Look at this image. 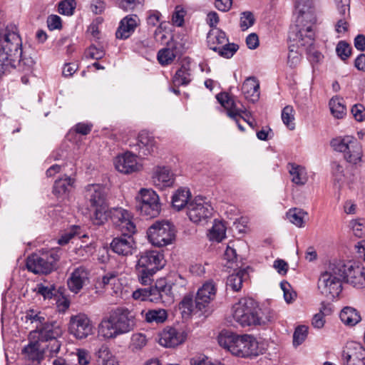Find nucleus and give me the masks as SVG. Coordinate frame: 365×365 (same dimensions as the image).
Instances as JSON below:
<instances>
[{
  "mask_svg": "<svg viewBox=\"0 0 365 365\" xmlns=\"http://www.w3.org/2000/svg\"><path fill=\"white\" fill-rule=\"evenodd\" d=\"M344 365H365V349L359 343H348L342 351Z\"/></svg>",
  "mask_w": 365,
  "mask_h": 365,
  "instance_id": "f3484780",
  "label": "nucleus"
},
{
  "mask_svg": "<svg viewBox=\"0 0 365 365\" xmlns=\"http://www.w3.org/2000/svg\"><path fill=\"white\" fill-rule=\"evenodd\" d=\"M216 98L218 102L227 110L228 116L236 121L238 128L241 131H244L245 128L239 123V119L243 118L241 115L242 113L248 116L246 108L242 105H241V107H239L234 97L227 93H220L217 95Z\"/></svg>",
  "mask_w": 365,
  "mask_h": 365,
  "instance_id": "dca6fc26",
  "label": "nucleus"
},
{
  "mask_svg": "<svg viewBox=\"0 0 365 365\" xmlns=\"http://www.w3.org/2000/svg\"><path fill=\"white\" fill-rule=\"evenodd\" d=\"M208 42L217 44V46H222L228 41L226 34L221 30L212 31L207 36Z\"/></svg>",
  "mask_w": 365,
  "mask_h": 365,
  "instance_id": "864d4df0",
  "label": "nucleus"
},
{
  "mask_svg": "<svg viewBox=\"0 0 365 365\" xmlns=\"http://www.w3.org/2000/svg\"><path fill=\"white\" fill-rule=\"evenodd\" d=\"M147 344V339L143 334H135L132 336V348L133 350H140Z\"/></svg>",
  "mask_w": 365,
  "mask_h": 365,
  "instance_id": "680f3d73",
  "label": "nucleus"
},
{
  "mask_svg": "<svg viewBox=\"0 0 365 365\" xmlns=\"http://www.w3.org/2000/svg\"><path fill=\"white\" fill-rule=\"evenodd\" d=\"M164 266L163 255L158 251L142 252L135 265V271L140 284H150L154 274Z\"/></svg>",
  "mask_w": 365,
  "mask_h": 365,
  "instance_id": "20e7f679",
  "label": "nucleus"
},
{
  "mask_svg": "<svg viewBox=\"0 0 365 365\" xmlns=\"http://www.w3.org/2000/svg\"><path fill=\"white\" fill-rule=\"evenodd\" d=\"M232 309L234 319L242 327L264 325L276 319L273 310L268 308L259 309L257 303L252 298L240 299Z\"/></svg>",
  "mask_w": 365,
  "mask_h": 365,
  "instance_id": "f03ea898",
  "label": "nucleus"
},
{
  "mask_svg": "<svg viewBox=\"0 0 365 365\" xmlns=\"http://www.w3.org/2000/svg\"><path fill=\"white\" fill-rule=\"evenodd\" d=\"M339 317L344 324L350 327L355 326L361 320L359 312L351 307H344L341 311Z\"/></svg>",
  "mask_w": 365,
  "mask_h": 365,
  "instance_id": "2f4dec72",
  "label": "nucleus"
},
{
  "mask_svg": "<svg viewBox=\"0 0 365 365\" xmlns=\"http://www.w3.org/2000/svg\"><path fill=\"white\" fill-rule=\"evenodd\" d=\"M115 166L119 172L125 174L138 171L141 168L137 163L135 155L130 152L118 156L115 160Z\"/></svg>",
  "mask_w": 365,
  "mask_h": 365,
  "instance_id": "393cba45",
  "label": "nucleus"
},
{
  "mask_svg": "<svg viewBox=\"0 0 365 365\" xmlns=\"http://www.w3.org/2000/svg\"><path fill=\"white\" fill-rule=\"evenodd\" d=\"M101 284L107 292L115 299L112 303L117 304L120 299H123V287L115 272H108L102 278Z\"/></svg>",
  "mask_w": 365,
  "mask_h": 365,
  "instance_id": "4be33fe9",
  "label": "nucleus"
},
{
  "mask_svg": "<svg viewBox=\"0 0 365 365\" xmlns=\"http://www.w3.org/2000/svg\"><path fill=\"white\" fill-rule=\"evenodd\" d=\"M350 148L344 154V158L347 162L356 164L361 160L362 148L356 140H352Z\"/></svg>",
  "mask_w": 365,
  "mask_h": 365,
  "instance_id": "f704fd0d",
  "label": "nucleus"
},
{
  "mask_svg": "<svg viewBox=\"0 0 365 365\" xmlns=\"http://www.w3.org/2000/svg\"><path fill=\"white\" fill-rule=\"evenodd\" d=\"M259 83L255 77H248L242 86V92L245 98L255 103L259 98Z\"/></svg>",
  "mask_w": 365,
  "mask_h": 365,
  "instance_id": "cd10ccee",
  "label": "nucleus"
},
{
  "mask_svg": "<svg viewBox=\"0 0 365 365\" xmlns=\"http://www.w3.org/2000/svg\"><path fill=\"white\" fill-rule=\"evenodd\" d=\"M46 318V313L38 309H29L25 312L26 321H30L32 324L35 323L36 331L42 324H45Z\"/></svg>",
  "mask_w": 365,
  "mask_h": 365,
  "instance_id": "c9c22d12",
  "label": "nucleus"
},
{
  "mask_svg": "<svg viewBox=\"0 0 365 365\" xmlns=\"http://www.w3.org/2000/svg\"><path fill=\"white\" fill-rule=\"evenodd\" d=\"M149 241L155 247L171 244L175 238V226L168 220L156 221L148 230Z\"/></svg>",
  "mask_w": 365,
  "mask_h": 365,
  "instance_id": "0eeeda50",
  "label": "nucleus"
},
{
  "mask_svg": "<svg viewBox=\"0 0 365 365\" xmlns=\"http://www.w3.org/2000/svg\"><path fill=\"white\" fill-rule=\"evenodd\" d=\"M248 277V274L245 269H240L233 273L227 279V287L230 288L235 292H238L242 288L243 281Z\"/></svg>",
  "mask_w": 365,
  "mask_h": 365,
  "instance_id": "72a5a7b5",
  "label": "nucleus"
},
{
  "mask_svg": "<svg viewBox=\"0 0 365 365\" xmlns=\"http://www.w3.org/2000/svg\"><path fill=\"white\" fill-rule=\"evenodd\" d=\"M244 357L257 356L263 353L262 349L259 346L256 339L250 335V339H246L245 341Z\"/></svg>",
  "mask_w": 365,
  "mask_h": 365,
  "instance_id": "e433bc0d",
  "label": "nucleus"
},
{
  "mask_svg": "<svg viewBox=\"0 0 365 365\" xmlns=\"http://www.w3.org/2000/svg\"><path fill=\"white\" fill-rule=\"evenodd\" d=\"M216 294V288L212 282L205 283L197 292L195 297V307L200 310H204L205 314L207 310L210 302L215 298Z\"/></svg>",
  "mask_w": 365,
  "mask_h": 365,
  "instance_id": "b1692460",
  "label": "nucleus"
},
{
  "mask_svg": "<svg viewBox=\"0 0 365 365\" xmlns=\"http://www.w3.org/2000/svg\"><path fill=\"white\" fill-rule=\"evenodd\" d=\"M338 56L343 61L347 59L351 53V48L346 41H341L338 43L336 48Z\"/></svg>",
  "mask_w": 365,
  "mask_h": 365,
  "instance_id": "4d7b16f0",
  "label": "nucleus"
},
{
  "mask_svg": "<svg viewBox=\"0 0 365 365\" xmlns=\"http://www.w3.org/2000/svg\"><path fill=\"white\" fill-rule=\"evenodd\" d=\"M226 228L220 221H215L212 229L210 230L208 237L210 240L221 242L225 237Z\"/></svg>",
  "mask_w": 365,
  "mask_h": 365,
  "instance_id": "37998d69",
  "label": "nucleus"
},
{
  "mask_svg": "<svg viewBox=\"0 0 365 365\" xmlns=\"http://www.w3.org/2000/svg\"><path fill=\"white\" fill-rule=\"evenodd\" d=\"M246 339H250V335H240L224 330L220 333L217 341L220 346L230 351L232 354L243 358Z\"/></svg>",
  "mask_w": 365,
  "mask_h": 365,
  "instance_id": "9b49d317",
  "label": "nucleus"
},
{
  "mask_svg": "<svg viewBox=\"0 0 365 365\" xmlns=\"http://www.w3.org/2000/svg\"><path fill=\"white\" fill-rule=\"evenodd\" d=\"M96 355L102 359V365H118L115 358L110 354L106 346H101Z\"/></svg>",
  "mask_w": 365,
  "mask_h": 365,
  "instance_id": "09e8293b",
  "label": "nucleus"
},
{
  "mask_svg": "<svg viewBox=\"0 0 365 365\" xmlns=\"http://www.w3.org/2000/svg\"><path fill=\"white\" fill-rule=\"evenodd\" d=\"M213 208L200 197H196L187 206V216L195 223L206 221L212 215Z\"/></svg>",
  "mask_w": 365,
  "mask_h": 365,
  "instance_id": "4468645a",
  "label": "nucleus"
},
{
  "mask_svg": "<svg viewBox=\"0 0 365 365\" xmlns=\"http://www.w3.org/2000/svg\"><path fill=\"white\" fill-rule=\"evenodd\" d=\"M68 331L77 339H84L93 334V327L90 319L80 313L70 317Z\"/></svg>",
  "mask_w": 365,
  "mask_h": 365,
  "instance_id": "ddd939ff",
  "label": "nucleus"
},
{
  "mask_svg": "<svg viewBox=\"0 0 365 365\" xmlns=\"http://www.w3.org/2000/svg\"><path fill=\"white\" fill-rule=\"evenodd\" d=\"M135 327V316L128 308L119 307L104 317L98 327V335L105 339L116 336L133 330Z\"/></svg>",
  "mask_w": 365,
  "mask_h": 365,
  "instance_id": "f257e3e1",
  "label": "nucleus"
},
{
  "mask_svg": "<svg viewBox=\"0 0 365 365\" xmlns=\"http://www.w3.org/2000/svg\"><path fill=\"white\" fill-rule=\"evenodd\" d=\"M108 205L94 207L95 211L91 217V220L94 225H101L107 221L108 217H109V210H108Z\"/></svg>",
  "mask_w": 365,
  "mask_h": 365,
  "instance_id": "a18cd8bd",
  "label": "nucleus"
},
{
  "mask_svg": "<svg viewBox=\"0 0 365 365\" xmlns=\"http://www.w3.org/2000/svg\"><path fill=\"white\" fill-rule=\"evenodd\" d=\"M355 139L354 138L346 137L342 139L336 138L333 139L331 142V146L334 148V149L339 152H342L346 153V152L349 150L350 148L349 145H351V143L352 140H354Z\"/></svg>",
  "mask_w": 365,
  "mask_h": 365,
  "instance_id": "8fccbe9b",
  "label": "nucleus"
},
{
  "mask_svg": "<svg viewBox=\"0 0 365 365\" xmlns=\"http://www.w3.org/2000/svg\"><path fill=\"white\" fill-rule=\"evenodd\" d=\"M342 279L336 262L329 263L327 269L321 274L318 280V288L321 293L328 297L339 295L342 290Z\"/></svg>",
  "mask_w": 365,
  "mask_h": 365,
  "instance_id": "39448f33",
  "label": "nucleus"
},
{
  "mask_svg": "<svg viewBox=\"0 0 365 365\" xmlns=\"http://www.w3.org/2000/svg\"><path fill=\"white\" fill-rule=\"evenodd\" d=\"M157 58L160 65L167 66L170 64L176 56L171 50L164 48L158 52Z\"/></svg>",
  "mask_w": 365,
  "mask_h": 365,
  "instance_id": "5fc2aeb1",
  "label": "nucleus"
},
{
  "mask_svg": "<svg viewBox=\"0 0 365 365\" xmlns=\"http://www.w3.org/2000/svg\"><path fill=\"white\" fill-rule=\"evenodd\" d=\"M295 9L297 13V24L291 32L299 30L300 28L306 29L307 26H312L316 23L317 19L313 9L312 0H296Z\"/></svg>",
  "mask_w": 365,
  "mask_h": 365,
  "instance_id": "f8f14e48",
  "label": "nucleus"
},
{
  "mask_svg": "<svg viewBox=\"0 0 365 365\" xmlns=\"http://www.w3.org/2000/svg\"><path fill=\"white\" fill-rule=\"evenodd\" d=\"M255 18L253 14L250 11H245L242 14L240 18V28L242 31L247 30L249 27L254 24Z\"/></svg>",
  "mask_w": 365,
  "mask_h": 365,
  "instance_id": "e2e57ef3",
  "label": "nucleus"
},
{
  "mask_svg": "<svg viewBox=\"0 0 365 365\" xmlns=\"http://www.w3.org/2000/svg\"><path fill=\"white\" fill-rule=\"evenodd\" d=\"M21 54V38L17 27L14 24H8L1 36V74L14 70Z\"/></svg>",
  "mask_w": 365,
  "mask_h": 365,
  "instance_id": "7ed1b4c3",
  "label": "nucleus"
},
{
  "mask_svg": "<svg viewBox=\"0 0 365 365\" xmlns=\"http://www.w3.org/2000/svg\"><path fill=\"white\" fill-rule=\"evenodd\" d=\"M34 291L41 295L44 299H50L56 294L54 285L46 286L41 283L38 284Z\"/></svg>",
  "mask_w": 365,
  "mask_h": 365,
  "instance_id": "603ef678",
  "label": "nucleus"
},
{
  "mask_svg": "<svg viewBox=\"0 0 365 365\" xmlns=\"http://www.w3.org/2000/svg\"><path fill=\"white\" fill-rule=\"evenodd\" d=\"M289 38L294 42L297 47L304 48L308 58L312 63H317L322 58V53L315 51L313 47L314 32L313 29H311V26H307L306 29L300 28L297 31L290 32Z\"/></svg>",
  "mask_w": 365,
  "mask_h": 365,
  "instance_id": "1a4fd4ad",
  "label": "nucleus"
},
{
  "mask_svg": "<svg viewBox=\"0 0 365 365\" xmlns=\"http://www.w3.org/2000/svg\"><path fill=\"white\" fill-rule=\"evenodd\" d=\"M280 287L283 290L285 301L287 303L292 302L296 297V293L290 290V284L287 282L283 281L280 283Z\"/></svg>",
  "mask_w": 365,
  "mask_h": 365,
  "instance_id": "0e129e2a",
  "label": "nucleus"
},
{
  "mask_svg": "<svg viewBox=\"0 0 365 365\" xmlns=\"http://www.w3.org/2000/svg\"><path fill=\"white\" fill-rule=\"evenodd\" d=\"M145 319L148 323L161 324L168 319V312L164 309H150L145 313Z\"/></svg>",
  "mask_w": 365,
  "mask_h": 365,
  "instance_id": "58836bf2",
  "label": "nucleus"
},
{
  "mask_svg": "<svg viewBox=\"0 0 365 365\" xmlns=\"http://www.w3.org/2000/svg\"><path fill=\"white\" fill-rule=\"evenodd\" d=\"M191 198V193L188 188L180 187L178 189L172 197L173 207L178 211L181 210L186 205L188 206V200Z\"/></svg>",
  "mask_w": 365,
  "mask_h": 365,
  "instance_id": "c756f323",
  "label": "nucleus"
},
{
  "mask_svg": "<svg viewBox=\"0 0 365 365\" xmlns=\"http://www.w3.org/2000/svg\"><path fill=\"white\" fill-rule=\"evenodd\" d=\"M289 165L291 167L289 172L292 176V181L299 185H304L307 180L304 168L294 164Z\"/></svg>",
  "mask_w": 365,
  "mask_h": 365,
  "instance_id": "a19ab883",
  "label": "nucleus"
},
{
  "mask_svg": "<svg viewBox=\"0 0 365 365\" xmlns=\"http://www.w3.org/2000/svg\"><path fill=\"white\" fill-rule=\"evenodd\" d=\"M308 334V327L299 325L296 327L293 334V345L298 346L306 339Z\"/></svg>",
  "mask_w": 365,
  "mask_h": 365,
  "instance_id": "3c124183",
  "label": "nucleus"
},
{
  "mask_svg": "<svg viewBox=\"0 0 365 365\" xmlns=\"http://www.w3.org/2000/svg\"><path fill=\"white\" fill-rule=\"evenodd\" d=\"M210 48L215 51H217L220 56L229 58L238 50L239 46L237 44L230 43L227 41L220 46H210Z\"/></svg>",
  "mask_w": 365,
  "mask_h": 365,
  "instance_id": "c03bdc74",
  "label": "nucleus"
},
{
  "mask_svg": "<svg viewBox=\"0 0 365 365\" xmlns=\"http://www.w3.org/2000/svg\"><path fill=\"white\" fill-rule=\"evenodd\" d=\"M187 334L172 327H166L160 334L159 344L166 348H175L183 344Z\"/></svg>",
  "mask_w": 365,
  "mask_h": 365,
  "instance_id": "6ab92c4d",
  "label": "nucleus"
},
{
  "mask_svg": "<svg viewBox=\"0 0 365 365\" xmlns=\"http://www.w3.org/2000/svg\"><path fill=\"white\" fill-rule=\"evenodd\" d=\"M137 146L139 148V155L145 156L154 151L155 142L154 138L148 133L142 132L138 135Z\"/></svg>",
  "mask_w": 365,
  "mask_h": 365,
  "instance_id": "c85d7f7f",
  "label": "nucleus"
},
{
  "mask_svg": "<svg viewBox=\"0 0 365 365\" xmlns=\"http://www.w3.org/2000/svg\"><path fill=\"white\" fill-rule=\"evenodd\" d=\"M294 44L289 46L287 63L291 68H295L300 62L301 56L297 51H294Z\"/></svg>",
  "mask_w": 365,
  "mask_h": 365,
  "instance_id": "052dcab7",
  "label": "nucleus"
},
{
  "mask_svg": "<svg viewBox=\"0 0 365 365\" xmlns=\"http://www.w3.org/2000/svg\"><path fill=\"white\" fill-rule=\"evenodd\" d=\"M307 212L299 208H293L287 213L289 220L299 227L304 226V217Z\"/></svg>",
  "mask_w": 365,
  "mask_h": 365,
  "instance_id": "49530a36",
  "label": "nucleus"
},
{
  "mask_svg": "<svg viewBox=\"0 0 365 365\" xmlns=\"http://www.w3.org/2000/svg\"><path fill=\"white\" fill-rule=\"evenodd\" d=\"M105 55L104 51L102 48L91 46L86 51V56L93 59H101Z\"/></svg>",
  "mask_w": 365,
  "mask_h": 365,
  "instance_id": "338daca9",
  "label": "nucleus"
},
{
  "mask_svg": "<svg viewBox=\"0 0 365 365\" xmlns=\"http://www.w3.org/2000/svg\"><path fill=\"white\" fill-rule=\"evenodd\" d=\"M329 108L331 114L336 118H342L346 114V108L344 105V100L339 97H333L329 101Z\"/></svg>",
  "mask_w": 365,
  "mask_h": 365,
  "instance_id": "ea45409f",
  "label": "nucleus"
},
{
  "mask_svg": "<svg viewBox=\"0 0 365 365\" xmlns=\"http://www.w3.org/2000/svg\"><path fill=\"white\" fill-rule=\"evenodd\" d=\"M38 342L31 343L22 350L24 357L31 361L33 364L38 365L43 358V354L40 350Z\"/></svg>",
  "mask_w": 365,
  "mask_h": 365,
  "instance_id": "7c9ffc66",
  "label": "nucleus"
},
{
  "mask_svg": "<svg viewBox=\"0 0 365 365\" xmlns=\"http://www.w3.org/2000/svg\"><path fill=\"white\" fill-rule=\"evenodd\" d=\"M73 181L71 178H61L55 181L53 192L56 196H61L68 191Z\"/></svg>",
  "mask_w": 365,
  "mask_h": 365,
  "instance_id": "de8ad7c7",
  "label": "nucleus"
},
{
  "mask_svg": "<svg viewBox=\"0 0 365 365\" xmlns=\"http://www.w3.org/2000/svg\"><path fill=\"white\" fill-rule=\"evenodd\" d=\"M47 26L51 31L61 29L62 27L61 19L58 15H50L47 19Z\"/></svg>",
  "mask_w": 365,
  "mask_h": 365,
  "instance_id": "69168bd1",
  "label": "nucleus"
},
{
  "mask_svg": "<svg viewBox=\"0 0 365 365\" xmlns=\"http://www.w3.org/2000/svg\"><path fill=\"white\" fill-rule=\"evenodd\" d=\"M140 19L135 14L128 15L121 19L115 32V36L119 39L129 38L139 25Z\"/></svg>",
  "mask_w": 365,
  "mask_h": 365,
  "instance_id": "a878e982",
  "label": "nucleus"
},
{
  "mask_svg": "<svg viewBox=\"0 0 365 365\" xmlns=\"http://www.w3.org/2000/svg\"><path fill=\"white\" fill-rule=\"evenodd\" d=\"M60 255L56 250H51L41 255L33 254L26 259L28 270L35 274H47L56 269Z\"/></svg>",
  "mask_w": 365,
  "mask_h": 365,
  "instance_id": "6e6552de",
  "label": "nucleus"
},
{
  "mask_svg": "<svg viewBox=\"0 0 365 365\" xmlns=\"http://www.w3.org/2000/svg\"><path fill=\"white\" fill-rule=\"evenodd\" d=\"M110 249L118 255H132L136 250L135 242L132 235L123 234L113 238L110 243Z\"/></svg>",
  "mask_w": 365,
  "mask_h": 365,
  "instance_id": "412c9836",
  "label": "nucleus"
},
{
  "mask_svg": "<svg viewBox=\"0 0 365 365\" xmlns=\"http://www.w3.org/2000/svg\"><path fill=\"white\" fill-rule=\"evenodd\" d=\"M19 63V68L22 72L26 74H31L35 64V61L31 57L19 58L16 61Z\"/></svg>",
  "mask_w": 365,
  "mask_h": 365,
  "instance_id": "13d9d810",
  "label": "nucleus"
},
{
  "mask_svg": "<svg viewBox=\"0 0 365 365\" xmlns=\"http://www.w3.org/2000/svg\"><path fill=\"white\" fill-rule=\"evenodd\" d=\"M39 334V339L42 341L53 340L52 351L57 353L60 349V344L56 338L60 333L59 326L56 322H49L48 318L46 319V322L42 324L37 331Z\"/></svg>",
  "mask_w": 365,
  "mask_h": 365,
  "instance_id": "5701e85b",
  "label": "nucleus"
},
{
  "mask_svg": "<svg viewBox=\"0 0 365 365\" xmlns=\"http://www.w3.org/2000/svg\"><path fill=\"white\" fill-rule=\"evenodd\" d=\"M135 210L147 218L158 217L161 211L158 195L151 189H140L135 197Z\"/></svg>",
  "mask_w": 365,
  "mask_h": 365,
  "instance_id": "423d86ee",
  "label": "nucleus"
},
{
  "mask_svg": "<svg viewBox=\"0 0 365 365\" xmlns=\"http://www.w3.org/2000/svg\"><path fill=\"white\" fill-rule=\"evenodd\" d=\"M84 196L92 207L107 206L108 192L100 184H91L85 187Z\"/></svg>",
  "mask_w": 365,
  "mask_h": 365,
  "instance_id": "a211bd4d",
  "label": "nucleus"
},
{
  "mask_svg": "<svg viewBox=\"0 0 365 365\" xmlns=\"http://www.w3.org/2000/svg\"><path fill=\"white\" fill-rule=\"evenodd\" d=\"M282 119L283 123L290 129L294 128V109L291 106H285L282 111Z\"/></svg>",
  "mask_w": 365,
  "mask_h": 365,
  "instance_id": "6e6d98bb",
  "label": "nucleus"
},
{
  "mask_svg": "<svg viewBox=\"0 0 365 365\" xmlns=\"http://www.w3.org/2000/svg\"><path fill=\"white\" fill-rule=\"evenodd\" d=\"M158 284L159 285L160 302L171 303L173 301L172 286L168 284L165 279L162 278L158 279Z\"/></svg>",
  "mask_w": 365,
  "mask_h": 365,
  "instance_id": "4c0bfd02",
  "label": "nucleus"
},
{
  "mask_svg": "<svg viewBox=\"0 0 365 365\" xmlns=\"http://www.w3.org/2000/svg\"><path fill=\"white\" fill-rule=\"evenodd\" d=\"M109 217L113 225L123 234L133 235L136 232L135 225L131 220L130 214L122 208H113L109 210Z\"/></svg>",
  "mask_w": 365,
  "mask_h": 365,
  "instance_id": "2eb2a0df",
  "label": "nucleus"
},
{
  "mask_svg": "<svg viewBox=\"0 0 365 365\" xmlns=\"http://www.w3.org/2000/svg\"><path fill=\"white\" fill-rule=\"evenodd\" d=\"M152 180L155 187L163 189L173 185L175 176L168 168L165 166L157 167L153 175Z\"/></svg>",
  "mask_w": 365,
  "mask_h": 365,
  "instance_id": "bb28decb",
  "label": "nucleus"
},
{
  "mask_svg": "<svg viewBox=\"0 0 365 365\" xmlns=\"http://www.w3.org/2000/svg\"><path fill=\"white\" fill-rule=\"evenodd\" d=\"M179 308L182 310V314L190 315L192 313L196 314L198 312H203L195 307V301H193L192 295H185L179 304Z\"/></svg>",
  "mask_w": 365,
  "mask_h": 365,
  "instance_id": "79ce46f5",
  "label": "nucleus"
},
{
  "mask_svg": "<svg viewBox=\"0 0 365 365\" xmlns=\"http://www.w3.org/2000/svg\"><path fill=\"white\" fill-rule=\"evenodd\" d=\"M88 283L89 272L82 266L75 268L67 279L68 288L74 294L79 293Z\"/></svg>",
  "mask_w": 365,
  "mask_h": 365,
  "instance_id": "aec40b11",
  "label": "nucleus"
},
{
  "mask_svg": "<svg viewBox=\"0 0 365 365\" xmlns=\"http://www.w3.org/2000/svg\"><path fill=\"white\" fill-rule=\"evenodd\" d=\"M190 63H183L176 71L173 81L175 86H185L191 81Z\"/></svg>",
  "mask_w": 365,
  "mask_h": 365,
  "instance_id": "473e14b6",
  "label": "nucleus"
},
{
  "mask_svg": "<svg viewBox=\"0 0 365 365\" xmlns=\"http://www.w3.org/2000/svg\"><path fill=\"white\" fill-rule=\"evenodd\" d=\"M76 7L74 0H64L58 4V12L61 14L70 16L72 15Z\"/></svg>",
  "mask_w": 365,
  "mask_h": 365,
  "instance_id": "bf43d9fd",
  "label": "nucleus"
},
{
  "mask_svg": "<svg viewBox=\"0 0 365 365\" xmlns=\"http://www.w3.org/2000/svg\"><path fill=\"white\" fill-rule=\"evenodd\" d=\"M342 282L358 289L365 287V269L356 263L348 261H336Z\"/></svg>",
  "mask_w": 365,
  "mask_h": 365,
  "instance_id": "9d476101",
  "label": "nucleus"
},
{
  "mask_svg": "<svg viewBox=\"0 0 365 365\" xmlns=\"http://www.w3.org/2000/svg\"><path fill=\"white\" fill-rule=\"evenodd\" d=\"M351 113L357 121H363L365 119V108L361 104L354 105L351 108Z\"/></svg>",
  "mask_w": 365,
  "mask_h": 365,
  "instance_id": "774afa93",
  "label": "nucleus"
}]
</instances>
